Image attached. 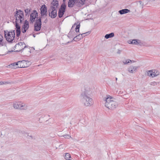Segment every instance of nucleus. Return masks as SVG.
Here are the masks:
<instances>
[{"label": "nucleus", "mask_w": 160, "mask_h": 160, "mask_svg": "<svg viewBox=\"0 0 160 160\" xmlns=\"http://www.w3.org/2000/svg\"><path fill=\"white\" fill-rule=\"evenodd\" d=\"M31 9L30 8H27L24 10V11L26 14V15H27L30 12Z\"/></svg>", "instance_id": "obj_30"}, {"label": "nucleus", "mask_w": 160, "mask_h": 160, "mask_svg": "<svg viewBox=\"0 0 160 160\" xmlns=\"http://www.w3.org/2000/svg\"><path fill=\"white\" fill-rule=\"evenodd\" d=\"M68 36L69 38H71L73 37V36H72L71 35H69V33L68 34Z\"/></svg>", "instance_id": "obj_36"}, {"label": "nucleus", "mask_w": 160, "mask_h": 160, "mask_svg": "<svg viewBox=\"0 0 160 160\" xmlns=\"http://www.w3.org/2000/svg\"><path fill=\"white\" fill-rule=\"evenodd\" d=\"M28 28L29 22L27 20H25L24 24L23 25L22 27V33H25L26 32Z\"/></svg>", "instance_id": "obj_12"}, {"label": "nucleus", "mask_w": 160, "mask_h": 160, "mask_svg": "<svg viewBox=\"0 0 160 160\" xmlns=\"http://www.w3.org/2000/svg\"><path fill=\"white\" fill-rule=\"evenodd\" d=\"M78 0H69L68 2V6L69 8H72L73 7L74 5H75L76 3L77 4V2Z\"/></svg>", "instance_id": "obj_16"}, {"label": "nucleus", "mask_w": 160, "mask_h": 160, "mask_svg": "<svg viewBox=\"0 0 160 160\" xmlns=\"http://www.w3.org/2000/svg\"><path fill=\"white\" fill-rule=\"evenodd\" d=\"M88 33H86L85 34H84V36H85V37L86 36H87V35L89 34Z\"/></svg>", "instance_id": "obj_43"}, {"label": "nucleus", "mask_w": 160, "mask_h": 160, "mask_svg": "<svg viewBox=\"0 0 160 160\" xmlns=\"http://www.w3.org/2000/svg\"><path fill=\"white\" fill-rule=\"evenodd\" d=\"M10 83L9 82H0V85H2L3 84H9Z\"/></svg>", "instance_id": "obj_32"}, {"label": "nucleus", "mask_w": 160, "mask_h": 160, "mask_svg": "<svg viewBox=\"0 0 160 160\" xmlns=\"http://www.w3.org/2000/svg\"><path fill=\"white\" fill-rule=\"evenodd\" d=\"M150 84L152 86H155L157 84V82H151Z\"/></svg>", "instance_id": "obj_33"}, {"label": "nucleus", "mask_w": 160, "mask_h": 160, "mask_svg": "<svg viewBox=\"0 0 160 160\" xmlns=\"http://www.w3.org/2000/svg\"><path fill=\"white\" fill-rule=\"evenodd\" d=\"M48 15L52 18H55L57 16V11L54 8L52 7L48 10Z\"/></svg>", "instance_id": "obj_7"}, {"label": "nucleus", "mask_w": 160, "mask_h": 160, "mask_svg": "<svg viewBox=\"0 0 160 160\" xmlns=\"http://www.w3.org/2000/svg\"><path fill=\"white\" fill-rule=\"evenodd\" d=\"M21 102H15L13 103V107L15 109H20Z\"/></svg>", "instance_id": "obj_18"}, {"label": "nucleus", "mask_w": 160, "mask_h": 160, "mask_svg": "<svg viewBox=\"0 0 160 160\" xmlns=\"http://www.w3.org/2000/svg\"><path fill=\"white\" fill-rule=\"evenodd\" d=\"M66 5L65 3H62L59 8L58 12V16L59 18H61L64 14L65 12Z\"/></svg>", "instance_id": "obj_8"}, {"label": "nucleus", "mask_w": 160, "mask_h": 160, "mask_svg": "<svg viewBox=\"0 0 160 160\" xmlns=\"http://www.w3.org/2000/svg\"><path fill=\"white\" fill-rule=\"evenodd\" d=\"M26 62L25 60L19 61L18 62V65L16 66V68H23L25 66L22 65V64Z\"/></svg>", "instance_id": "obj_19"}, {"label": "nucleus", "mask_w": 160, "mask_h": 160, "mask_svg": "<svg viewBox=\"0 0 160 160\" xmlns=\"http://www.w3.org/2000/svg\"><path fill=\"white\" fill-rule=\"evenodd\" d=\"M128 42L129 44H132V40H129V41H128Z\"/></svg>", "instance_id": "obj_37"}, {"label": "nucleus", "mask_w": 160, "mask_h": 160, "mask_svg": "<svg viewBox=\"0 0 160 160\" xmlns=\"http://www.w3.org/2000/svg\"><path fill=\"white\" fill-rule=\"evenodd\" d=\"M13 51H8V52H12Z\"/></svg>", "instance_id": "obj_45"}, {"label": "nucleus", "mask_w": 160, "mask_h": 160, "mask_svg": "<svg viewBox=\"0 0 160 160\" xmlns=\"http://www.w3.org/2000/svg\"><path fill=\"white\" fill-rule=\"evenodd\" d=\"M130 12V10L127 9H123L119 11V13L121 14H123L126 13Z\"/></svg>", "instance_id": "obj_21"}, {"label": "nucleus", "mask_w": 160, "mask_h": 160, "mask_svg": "<svg viewBox=\"0 0 160 160\" xmlns=\"http://www.w3.org/2000/svg\"><path fill=\"white\" fill-rule=\"evenodd\" d=\"M33 36L34 37V38H35V36H35V34H33Z\"/></svg>", "instance_id": "obj_44"}, {"label": "nucleus", "mask_w": 160, "mask_h": 160, "mask_svg": "<svg viewBox=\"0 0 160 160\" xmlns=\"http://www.w3.org/2000/svg\"><path fill=\"white\" fill-rule=\"evenodd\" d=\"M26 47V46L25 43L20 42L16 44L14 48L17 49L16 51L18 52L21 51Z\"/></svg>", "instance_id": "obj_6"}, {"label": "nucleus", "mask_w": 160, "mask_h": 160, "mask_svg": "<svg viewBox=\"0 0 160 160\" xmlns=\"http://www.w3.org/2000/svg\"><path fill=\"white\" fill-rule=\"evenodd\" d=\"M5 37L6 40L9 42H11L14 39L15 36V30H13L10 32L4 31Z\"/></svg>", "instance_id": "obj_4"}, {"label": "nucleus", "mask_w": 160, "mask_h": 160, "mask_svg": "<svg viewBox=\"0 0 160 160\" xmlns=\"http://www.w3.org/2000/svg\"><path fill=\"white\" fill-rule=\"evenodd\" d=\"M147 74H148V76L149 77H151L152 78H153V77H155V76H154L153 75L154 74H152V70H149V71H148V72H147Z\"/></svg>", "instance_id": "obj_24"}, {"label": "nucleus", "mask_w": 160, "mask_h": 160, "mask_svg": "<svg viewBox=\"0 0 160 160\" xmlns=\"http://www.w3.org/2000/svg\"><path fill=\"white\" fill-rule=\"evenodd\" d=\"M3 37L0 34V45L2 44V41Z\"/></svg>", "instance_id": "obj_35"}, {"label": "nucleus", "mask_w": 160, "mask_h": 160, "mask_svg": "<svg viewBox=\"0 0 160 160\" xmlns=\"http://www.w3.org/2000/svg\"><path fill=\"white\" fill-rule=\"evenodd\" d=\"M80 25L79 24L78 25H77L76 26V28H77V29H79V28H80Z\"/></svg>", "instance_id": "obj_38"}, {"label": "nucleus", "mask_w": 160, "mask_h": 160, "mask_svg": "<svg viewBox=\"0 0 160 160\" xmlns=\"http://www.w3.org/2000/svg\"><path fill=\"white\" fill-rule=\"evenodd\" d=\"M73 26H72V29H72V28H73Z\"/></svg>", "instance_id": "obj_48"}, {"label": "nucleus", "mask_w": 160, "mask_h": 160, "mask_svg": "<svg viewBox=\"0 0 160 160\" xmlns=\"http://www.w3.org/2000/svg\"><path fill=\"white\" fill-rule=\"evenodd\" d=\"M91 93V91L90 88L87 85H85L82 88L81 97L89 96Z\"/></svg>", "instance_id": "obj_5"}, {"label": "nucleus", "mask_w": 160, "mask_h": 160, "mask_svg": "<svg viewBox=\"0 0 160 160\" xmlns=\"http://www.w3.org/2000/svg\"><path fill=\"white\" fill-rule=\"evenodd\" d=\"M40 10L41 17H43L44 16H46L47 15L48 12L47 7L45 4H43L42 6L40 8Z\"/></svg>", "instance_id": "obj_9"}, {"label": "nucleus", "mask_w": 160, "mask_h": 160, "mask_svg": "<svg viewBox=\"0 0 160 160\" xmlns=\"http://www.w3.org/2000/svg\"><path fill=\"white\" fill-rule=\"evenodd\" d=\"M71 158L70 154L68 153H67L66 154L65 156V158L66 160H69V158Z\"/></svg>", "instance_id": "obj_29"}, {"label": "nucleus", "mask_w": 160, "mask_h": 160, "mask_svg": "<svg viewBox=\"0 0 160 160\" xmlns=\"http://www.w3.org/2000/svg\"><path fill=\"white\" fill-rule=\"evenodd\" d=\"M63 137L64 138H71V136H69L68 134H67L64 135Z\"/></svg>", "instance_id": "obj_34"}, {"label": "nucleus", "mask_w": 160, "mask_h": 160, "mask_svg": "<svg viewBox=\"0 0 160 160\" xmlns=\"http://www.w3.org/2000/svg\"><path fill=\"white\" fill-rule=\"evenodd\" d=\"M132 62L131 60L130 59H128L125 60L124 61H123V62L124 64H127L128 63H129L130 62Z\"/></svg>", "instance_id": "obj_27"}, {"label": "nucleus", "mask_w": 160, "mask_h": 160, "mask_svg": "<svg viewBox=\"0 0 160 160\" xmlns=\"http://www.w3.org/2000/svg\"><path fill=\"white\" fill-rule=\"evenodd\" d=\"M14 17L15 18V23L21 24L22 21L24 19L23 12L20 10H17L15 12Z\"/></svg>", "instance_id": "obj_2"}, {"label": "nucleus", "mask_w": 160, "mask_h": 160, "mask_svg": "<svg viewBox=\"0 0 160 160\" xmlns=\"http://www.w3.org/2000/svg\"><path fill=\"white\" fill-rule=\"evenodd\" d=\"M58 2L57 0H53L51 3V6L50 7V8H51L52 7H53L56 9L58 6Z\"/></svg>", "instance_id": "obj_15"}, {"label": "nucleus", "mask_w": 160, "mask_h": 160, "mask_svg": "<svg viewBox=\"0 0 160 160\" xmlns=\"http://www.w3.org/2000/svg\"><path fill=\"white\" fill-rule=\"evenodd\" d=\"M75 31L76 32H79V29H78L75 28Z\"/></svg>", "instance_id": "obj_40"}, {"label": "nucleus", "mask_w": 160, "mask_h": 160, "mask_svg": "<svg viewBox=\"0 0 160 160\" xmlns=\"http://www.w3.org/2000/svg\"><path fill=\"white\" fill-rule=\"evenodd\" d=\"M138 2L142 6H143V3H142V2L141 1H138Z\"/></svg>", "instance_id": "obj_39"}, {"label": "nucleus", "mask_w": 160, "mask_h": 160, "mask_svg": "<svg viewBox=\"0 0 160 160\" xmlns=\"http://www.w3.org/2000/svg\"><path fill=\"white\" fill-rule=\"evenodd\" d=\"M152 70V74L155 77L157 76L159 74V72L156 70Z\"/></svg>", "instance_id": "obj_25"}, {"label": "nucleus", "mask_w": 160, "mask_h": 160, "mask_svg": "<svg viewBox=\"0 0 160 160\" xmlns=\"http://www.w3.org/2000/svg\"><path fill=\"white\" fill-rule=\"evenodd\" d=\"M47 21V19L45 20V22Z\"/></svg>", "instance_id": "obj_47"}, {"label": "nucleus", "mask_w": 160, "mask_h": 160, "mask_svg": "<svg viewBox=\"0 0 160 160\" xmlns=\"http://www.w3.org/2000/svg\"><path fill=\"white\" fill-rule=\"evenodd\" d=\"M115 79H116V80L117 81V79H118V78H115Z\"/></svg>", "instance_id": "obj_46"}, {"label": "nucleus", "mask_w": 160, "mask_h": 160, "mask_svg": "<svg viewBox=\"0 0 160 160\" xmlns=\"http://www.w3.org/2000/svg\"><path fill=\"white\" fill-rule=\"evenodd\" d=\"M103 100L106 101L105 106L109 109L113 110L118 106L116 99L109 95H108L106 97L103 98Z\"/></svg>", "instance_id": "obj_1"}, {"label": "nucleus", "mask_w": 160, "mask_h": 160, "mask_svg": "<svg viewBox=\"0 0 160 160\" xmlns=\"http://www.w3.org/2000/svg\"><path fill=\"white\" fill-rule=\"evenodd\" d=\"M41 27L34 26V31H38L40 30Z\"/></svg>", "instance_id": "obj_28"}, {"label": "nucleus", "mask_w": 160, "mask_h": 160, "mask_svg": "<svg viewBox=\"0 0 160 160\" xmlns=\"http://www.w3.org/2000/svg\"><path fill=\"white\" fill-rule=\"evenodd\" d=\"M88 33V34H90V32H86V33H82V34H79L74 38L73 40L71 41L72 42L73 41H79V40L81 39L83 37H85V36H84V34Z\"/></svg>", "instance_id": "obj_11"}, {"label": "nucleus", "mask_w": 160, "mask_h": 160, "mask_svg": "<svg viewBox=\"0 0 160 160\" xmlns=\"http://www.w3.org/2000/svg\"><path fill=\"white\" fill-rule=\"evenodd\" d=\"M41 17L40 18H39V19H37L36 21V22L35 23V26L40 27H41Z\"/></svg>", "instance_id": "obj_17"}, {"label": "nucleus", "mask_w": 160, "mask_h": 160, "mask_svg": "<svg viewBox=\"0 0 160 160\" xmlns=\"http://www.w3.org/2000/svg\"><path fill=\"white\" fill-rule=\"evenodd\" d=\"M75 32L73 31H72V30H71L69 32V35H71L72 36H73V37L75 35Z\"/></svg>", "instance_id": "obj_31"}, {"label": "nucleus", "mask_w": 160, "mask_h": 160, "mask_svg": "<svg viewBox=\"0 0 160 160\" xmlns=\"http://www.w3.org/2000/svg\"><path fill=\"white\" fill-rule=\"evenodd\" d=\"M114 33L112 32L109 34H107L105 36V38L106 39H108L110 38H112L114 36Z\"/></svg>", "instance_id": "obj_22"}, {"label": "nucleus", "mask_w": 160, "mask_h": 160, "mask_svg": "<svg viewBox=\"0 0 160 160\" xmlns=\"http://www.w3.org/2000/svg\"><path fill=\"white\" fill-rule=\"evenodd\" d=\"M38 13L37 11L35 10H34L31 14L30 16V20L31 22H33L34 21L35 18L37 16H38Z\"/></svg>", "instance_id": "obj_10"}, {"label": "nucleus", "mask_w": 160, "mask_h": 160, "mask_svg": "<svg viewBox=\"0 0 160 160\" xmlns=\"http://www.w3.org/2000/svg\"><path fill=\"white\" fill-rule=\"evenodd\" d=\"M137 68V67L131 66L128 68V70L130 73H133L136 72Z\"/></svg>", "instance_id": "obj_13"}, {"label": "nucleus", "mask_w": 160, "mask_h": 160, "mask_svg": "<svg viewBox=\"0 0 160 160\" xmlns=\"http://www.w3.org/2000/svg\"><path fill=\"white\" fill-rule=\"evenodd\" d=\"M18 65V62H14L11 63L9 66L11 67V68H16V66Z\"/></svg>", "instance_id": "obj_23"}, {"label": "nucleus", "mask_w": 160, "mask_h": 160, "mask_svg": "<svg viewBox=\"0 0 160 160\" xmlns=\"http://www.w3.org/2000/svg\"><path fill=\"white\" fill-rule=\"evenodd\" d=\"M121 52V51L119 50H118V51L117 52V53L118 54H120V53Z\"/></svg>", "instance_id": "obj_41"}, {"label": "nucleus", "mask_w": 160, "mask_h": 160, "mask_svg": "<svg viewBox=\"0 0 160 160\" xmlns=\"http://www.w3.org/2000/svg\"><path fill=\"white\" fill-rule=\"evenodd\" d=\"M66 0H63V3H65V2H66Z\"/></svg>", "instance_id": "obj_42"}, {"label": "nucleus", "mask_w": 160, "mask_h": 160, "mask_svg": "<svg viewBox=\"0 0 160 160\" xmlns=\"http://www.w3.org/2000/svg\"><path fill=\"white\" fill-rule=\"evenodd\" d=\"M15 27L16 31V37L18 38L21 33L20 26L19 24L15 23Z\"/></svg>", "instance_id": "obj_14"}, {"label": "nucleus", "mask_w": 160, "mask_h": 160, "mask_svg": "<svg viewBox=\"0 0 160 160\" xmlns=\"http://www.w3.org/2000/svg\"><path fill=\"white\" fill-rule=\"evenodd\" d=\"M81 100L83 104L87 107L90 106L93 103L92 99L89 96L82 97Z\"/></svg>", "instance_id": "obj_3"}, {"label": "nucleus", "mask_w": 160, "mask_h": 160, "mask_svg": "<svg viewBox=\"0 0 160 160\" xmlns=\"http://www.w3.org/2000/svg\"><path fill=\"white\" fill-rule=\"evenodd\" d=\"M20 110H26L27 109V105L25 103H23L21 102V105L20 106Z\"/></svg>", "instance_id": "obj_20"}, {"label": "nucleus", "mask_w": 160, "mask_h": 160, "mask_svg": "<svg viewBox=\"0 0 160 160\" xmlns=\"http://www.w3.org/2000/svg\"><path fill=\"white\" fill-rule=\"evenodd\" d=\"M138 41H140V40L137 39H134L132 40V44L137 45L139 43Z\"/></svg>", "instance_id": "obj_26"}]
</instances>
